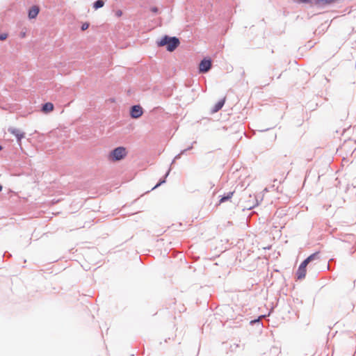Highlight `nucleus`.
<instances>
[{
	"label": "nucleus",
	"instance_id": "1",
	"mask_svg": "<svg viewBox=\"0 0 356 356\" xmlns=\"http://www.w3.org/2000/svg\"><path fill=\"white\" fill-rule=\"evenodd\" d=\"M158 46L163 47L167 46V50L173 51L179 44V40L176 37L164 36L158 42Z\"/></svg>",
	"mask_w": 356,
	"mask_h": 356
},
{
	"label": "nucleus",
	"instance_id": "2",
	"mask_svg": "<svg viewBox=\"0 0 356 356\" xmlns=\"http://www.w3.org/2000/svg\"><path fill=\"white\" fill-rule=\"evenodd\" d=\"M316 255L317 253H314L302 262L296 273L298 279L302 280L305 277L307 272L306 267L307 264L316 257Z\"/></svg>",
	"mask_w": 356,
	"mask_h": 356
},
{
	"label": "nucleus",
	"instance_id": "3",
	"mask_svg": "<svg viewBox=\"0 0 356 356\" xmlns=\"http://www.w3.org/2000/svg\"><path fill=\"white\" fill-rule=\"evenodd\" d=\"M127 154V152L124 147H118L111 152L108 159L112 161H120L126 156Z\"/></svg>",
	"mask_w": 356,
	"mask_h": 356
},
{
	"label": "nucleus",
	"instance_id": "4",
	"mask_svg": "<svg viewBox=\"0 0 356 356\" xmlns=\"http://www.w3.org/2000/svg\"><path fill=\"white\" fill-rule=\"evenodd\" d=\"M143 113V108L139 105L133 106L130 110V115L133 118H138Z\"/></svg>",
	"mask_w": 356,
	"mask_h": 356
},
{
	"label": "nucleus",
	"instance_id": "5",
	"mask_svg": "<svg viewBox=\"0 0 356 356\" xmlns=\"http://www.w3.org/2000/svg\"><path fill=\"white\" fill-rule=\"evenodd\" d=\"M211 67V60L204 59L202 60L199 65V70L200 72H207Z\"/></svg>",
	"mask_w": 356,
	"mask_h": 356
},
{
	"label": "nucleus",
	"instance_id": "6",
	"mask_svg": "<svg viewBox=\"0 0 356 356\" xmlns=\"http://www.w3.org/2000/svg\"><path fill=\"white\" fill-rule=\"evenodd\" d=\"M8 131L17 138V140L19 143L25 136L24 132H23V131H20L19 129L15 128V127H10L8 129Z\"/></svg>",
	"mask_w": 356,
	"mask_h": 356
},
{
	"label": "nucleus",
	"instance_id": "7",
	"mask_svg": "<svg viewBox=\"0 0 356 356\" xmlns=\"http://www.w3.org/2000/svg\"><path fill=\"white\" fill-rule=\"evenodd\" d=\"M336 1H337V0H316L315 1V4L318 7L323 8V7H325L326 6L332 4L334 2H336Z\"/></svg>",
	"mask_w": 356,
	"mask_h": 356
},
{
	"label": "nucleus",
	"instance_id": "8",
	"mask_svg": "<svg viewBox=\"0 0 356 356\" xmlns=\"http://www.w3.org/2000/svg\"><path fill=\"white\" fill-rule=\"evenodd\" d=\"M40 11V8L37 6H32L29 11V17L30 19H34L37 17Z\"/></svg>",
	"mask_w": 356,
	"mask_h": 356
},
{
	"label": "nucleus",
	"instance_id": "9",
	"mask_svg": "<svg viewBox=\"0 0 356 356\" xmlns=\"http://www.w3.org/2000/svg\"><path fill=\"white\" fill-rule=\"evenodd\" d=\"M42 110L44 113H49L54 110V104L51 102H47L43 105Z\"/></svg>",
	"mask_w": 356,
	"mask_h": 356
},
{
	"label": "nucleus",
	"instance_id": "10",
	"mask_svg": "<svg viewBox=\"0 0 356 356\" xmlns=\"http://www.w3.org/2000/svg\"><path fill=\"white\" fill-rule=\"evenodd\" d=\"M225 102V99L224 98L223 99H222V100L219 101L218 103H216L212 110V113H216L219 110H220L222 108V107L223 106Z\"/></svg>",
	"mask_w": 356,
	"mask_h": 356
},
{
	"label": "nucleus",
	"instance_id": "11",
	"mask_svg": "<svg viewBox=\"0 0 356 356\" xmlns=\"http://www.w3.org/2000/svg\"><path fill=\"white\" fill-rule=\"evenodd\" d=\"M104 5V1L103 0H97L93 4V8L97 10L103 7Z\"/></svg>",
	"mask_w": 356,
	"mask_h": 356
},
{
	"label": "nucleus",
	"instance_id": "12",
	"mask_svg": "<svg viewBox=\"0 0 356 356\" xmlns=\"http://www.w3.org/2000/svg\"><path fill=\"white\" fill-rule=\"evenodd\" d=\"M232 195H233V192H230L228 193L227 195L222 197L220 200V203H222V202L229 200L232 197Z\"/></svg>",
	"mask_w": 356,
	"mask_h": 356
},
{
	"label": "nucleus",
	"instance_id": "13",
	"mask_svg": "<svg viewBox=\"0 0 356 356\" xmlns=\"http://www.w3.org/2000/svg\"><path fill=\"white\" fill-rule=\"evenodd\" d=\"M8 38L7 33H1L0 34V40H5Z\"/></svg>",
	"mask_w": 356,
	"mask_h": 356
},
{
	"label": "nucleus",
	"instance_id": "14",
	"mask_svg": "<svg viewBox=\"0 0 356 356\" xmlns=\"http://www.w3.org/2000/svg\"><path fill=\"white\" fill-rule=\"evenodd\" d=\"M123 13L121 10H118L115 11V15L118 17H120L122 15Z\"/></svg>",
	"mask_w": 356,
	"mask_h": 356
},
{
	"label": "nucleus",
	"instance_id": "15",
	"mask_svg": "<svg viewBox=\"0 0 356 356\" xmlns=\"http://www.w3.org/2000/svg\"><path fill=\"white\" fill-rule=\"evenodd\" d=\"M88 27H89V24H87V23H84V24H83V25H82V26H81V29H82L83 31H85V30H86Z\"/></svg>",
	"mask_w": 356,
	"mask_h": 356
},
{
	"label": "nucleus",
	"instance_id": "16",
	"mask_svg": "<svg viewBox=\"0 0 356 356\" xmlns=\"http://www.w3.org/2000/svg\"><path fill=\"white\" fill-rule=\"evenodd\" d=\"M151 11L154 13H158L159 9L156 7H152V8H151Z\"/></svg>",
	"mask_w": 356,
	"mask_h": 356
},
{
	"label": "nucleus",
	"instance_id": "17",
	"mask_svg": "<svg viewBox=\"0 0 356 356\" xmlns=\"http://www.w3.org/2000/svg\"><path fill=\"white\" fill-rule=\"evenodd\" d=\"M2 190V186L0 185V191Z\"/></svg>",
	"mask_w": 356,
	"mask_h": 356
},
{
	"label": "nucleus",
	"instance_id": "18",
	"mask_svg": "<svg viewBox=\"0 0 356 356\" xmlns=\"http://www.w3.org/2000/svg\"><path fill=\"white\" fill-rule=\"evenodd\" d=\"M2 149L1 146L0 145V150Z\"/></svg>",
	"mask_w": 356,
	"mask_h": 356
}]
</instances>
